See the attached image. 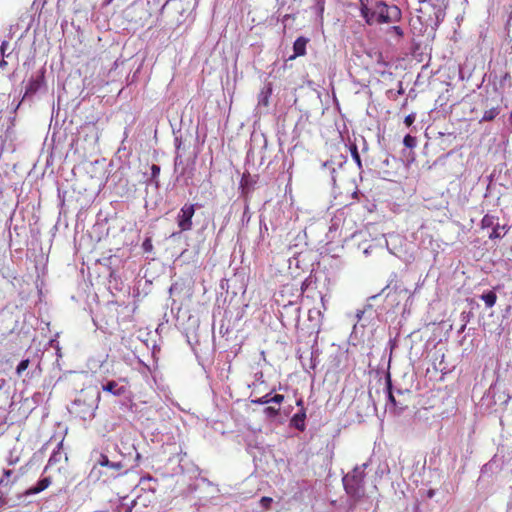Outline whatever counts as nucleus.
Segmentation results:
<instances>
[{
	"mask_svg": "<svg viewBox=\"0 0 512 512\" xmlns=\"http://www.w3.org/2000/svg\"><path fill=\"white\" fill-rule=\"evenodd\" d=\"M263 412L267 417L274 418L279 415L280 408L274 406H267L266 408H264Z\"/></svg>",
	"mask_w": 512,
	"mask_h": 512,
	"instance_id": "19",
	"label": "nucleus"
},
{
	"mask_svg": "<svg viewBox=\"0 0 512 512\" xmlns=\"http://www.w3.org/2000/svg\"><path fill=\"white\" fill-rule=\"evenodd\" d=\"M306 409H300L296 414H294L290 420V426L294 427L300 432L305 431L306 429Z\"/></svg>",
	"mask_w": 512,
	"mask_h": 512,
	"instance_id": "4",
	"label": "nucleus"
},
{
	"mask_svg": "<svg viewBox=\"0 0 512 512\" xmlns=\"http://www.w3.org/2000/svg\"><path fill=\"white\" fill-rule=\"evenodd\" d=\"M391 30L400 38L404 35V32L400 26H392Z\"/></svg>",
	"mask_w": 512,
	"mask_h": 512,
	"instance_id": "29",
	"label": "nucleus"
},
{
	"mask_svg": "<svg viewBox=\"0 0 512 512\" xmlns=\"http://www.w3.org/2000/svg\"><path fill=\"white\" fill-rule=\"evenodd\" d=\"M500 113L499 107H493L489 110H486L483 114L481 122H489L494 120Z\"/></svg>",
	"mask_w": 512,
	"mask_h": 512,
	"instance_id": "14",
	"label": "nucleus"
},
{
	"mask_svg": "<svg viewBox=\"0 0 512 512\" xmlns=\"http://www.w3.org/2000/svg\"><path fill=\"white\" fill-rule=\"evenodd\" d=\"M272 502H273V499L268 496H263L260 499V505L264 510H269L271 508Z\"/></svg>",
	"mask_w": 512,
	"mask_h": 512,
	"instance_id": "22",
	"label": "nucleus"
},
{
	"mask_svg": "<svg viewBox=\"0 0 512 512\" xmlns=\"http://www.w3.org/2000/svg\"><path fill=\"white\" fill-rule=\"evenodd\" d=\"M103 391L109 392L115 396H121L126 392L124 386H119V384L112 380L108 381L105 385L102 386Z\"/></svg>",
	"mask_w": 512,
	"mask_h": 512,
	"instance_id": "9",
	"label": "nucleus"
},
{
	"mask_svg": "<svg viewBox=\"0 0 512 512\" xmlns=\"http://www.w3.org/2000/svg\"><path fill=\"white\" fill-rule=\"evenodd\" d=\"M296 405H297V407H299L300 409H306V408L304 407V401H303V399H302V398H300V399H298V400L296 401Z\"/></svg>",
	"mask_w": 512,
	"mask_h": 512,
	"instance_id": "32",
	"label": "nucleus"
},
{
	"mask_svg": "<svg viewBox=\"0 0 512 512\" xmlns=\"http://www.w3.org/2000/svg\"><path fill=\"white\" fill-rule=\"evenodd\" d=\"M510 120L512 121V110H511V113H510Z\"/></svg>",
	"mask_w": 512,
	"mask_h": 512,
	"instance_id": "39",
	"label": "nucleus"
},
{
	"mask_svg": "<svg viewBox=\"0 0 512 512\" xmlns=\"http://www.w3.org/2000/svg\"><path fill=\"white\" fill-rule=\"evenodd\" d=\"M415 119H416V114L411 113L404 118V123L407 127H410L415 122Z\"/></svg>",
	"mask_w": 512,
	"mask_h": 512,
	"instance_id": "26",
	"label": "nucleus"
},
{
	"mask_svg": "<svg viewBox=\"0 0 512 512\" xmlns=\"http://www.w3.org/2000/svg\"><path fill=\"white\" fill-rule=\"evenodd\" d=\"M127 497H123L115 512H132L136 506V500H132L130 503H126Z\"/></svg>",
	"mask_w": 512,
	"mask_h": 512,
	"instance_id": "12",
	"label": "nucleus"
},
{
	"mask_svg": "<svg viewBox=\"0 0 512 512\" xmlns=\"http://www.w3.org/2000/svg\"><path fill=\"white\" fill-rule=\"evenodd\" d=\"M271 400L273 403L280 405L284 401V395L275 394L273 397H271Z\"/></svg>",
	"mask_w": 512,
	"mask_h": 512,
	"instance_id": "27",
	"label": "nucleus"
},
{
	"mask_svg": "<svg viewBox=\"0 0 512 512\" xmlns=\"http://www.w3.org/2000/svg\"><path fill=\"white\" fill-rule=\"evenodd\" d=\"M270 402H272V400H271V394H270V393H269V394H266V395H264V396H262V397H260V398H258V399H254V400H252V403H254V404H260V405L268 404V403H270Z\"/></svg>",
	"mask_w": 512,
	"mask_h": 512,
	"instance_id": "23",
	"label": "nucleus"
},
{
	"mask_svg": "<svg viewBox=\"0 0 512 512\" xmlns=\"http://www.w3.org/2000/svg\"><path fill=\"white\" fill-rule=\"evenodd\" d=\"M308 41L309 40L303 36L298 37L293 44L294 54L289 57V60H294L297 57L304 56L306 54Z\"/></svg>",
	"mask_w": 512,
	"mask_h": 512,
	"instance_id": "5",
	"label": "nucleus"
},
{
	"mask_svg": "<svg viewBox=\"0 0 512 512\" xmlns=\"http://www.w3.org/2000/svg\"><path fill=\"white\" fill-rule=\"evenodd\" d=\"M501 229H504V227H501L499 223L497 222L495 226L492 228L491 233L489 234L490 239H498L502 238L504 234L501 233Z\"/></svg>",
	"mask_w": 512,
	"mask_h": 512,
	"instance_id": "18",
	"label": "nucleus"
},
{
	"mask_svg": "<svg viewBox=\"0 0 512 512\" xmlns=\"http://www.w3.org/2000/svg\"><path fill=\"white\" fill-rule=\"evenodd\" d=\"M370 0H359V10L360 15L365 14L367 15L369 7Z\"/></svg>",
	"mask_w": 512,
	"mask_h": 512,
	"instance_id": "24",
	"label": "nucleus"
},
{
	"mask_svg": "<svg viewBox=\"0 0 512 512\" xmlns=\"http://www.w3.org/2000/svg\"><path fill=\"white\" fill-rule=\"evenodd\" d=\"M321 303H322V307L324 310H326V301H325V296H321Z\"/></svg>",
	"mask_w": 512,
	"mask_h": 512,
	"instance_id": "33",
	"label": "nucleus"
},
{
	"mask_svg": "<svg viewBox=\"0 0 512 512\" xmlns=\"http://www.w3.org/2000/svg\"><path fill=\"white\" fill-rule=\"evenodd\" d=\"M365 467L366 464H364L362 467H355L350 474H347L343 478V485L345 491L347 492L348 495H350L356 500L361 499L365 495Z\"/></svg>",
	"mask_w": 512,
	"mask_h": 512,
	"instance_id": "2",
	"label": "nucleus"
},
{
	"mask_svg": "<svg viewBox=\"0 0 512 512\" xmlns=\"http://www.w3.org/2000/svg\"><path fill=\"white\" fill-rule=\"evenodd\" d=\"M51 483L52 481L50 477H44L40 479L35 486L27 489L24 494L26 496L38 494L47 489L51 485Z\"/></svg>",
	"mask_w": 512,
	"mask_h": 512,
	"instance_id": "7",
	"label": "nucleus"
},
{
	"mask_svg": "<svg viewBox=\"0 0 512 512\" xmlns=\"http://www.w3.org/2000/svg\"><path fill=\"white\" fill-rule=\"evenodd\" d=\"M313 313H316V315L318 317L323 318V313H322L321 310H319V309H310L309 312H308L309 319L313 318Z\"/></svg>",
	"mask_w": 512,
	"mask_h": 512,
	"instance_id": "28",
	"label": "nucleus"
},
{
	"mask_svg": "<svg viewBox=\"0 0 512 512\" xmlns=\"http://www.w3.org/2000/svg\"><path fill=\"white\" fill-rule=\"evenodd\" d=\"M29 364V359L22 360L16 368V373L20 376L28 368Z\"/></svg>",
	"mask_w": 512,
	"mask_h": 512,
	"instance_id": "21",
	"label": "nucleus"
},
{
	"mask_svg": "<svg viewBox=\"0 0 512 512\" xmlns=\"http://www.w3.org/2000/svg\"><path fill=\"white\" fill-rule=\"evenodd\" d=\"M306 288H307V283H306V281H304V282L302 283V286H301V290H302V292H303V291H305V289H306Z\"/></svg>",
	"mask_w": 512,
	"mask_h": 512,
	"instance_id": "35",
	"label": "nucleus"
},
{
	"mask_svg": "<svg viewBox=\"0 0 512 512\" xmlns=\"http://www.w3.org/2000/svg\"><path fill=\"white\" fill-rule=\"evenodd\" d=\"M6 66H7V62H6L5 60H2V61L0 62V67H1V68H5Z\"/></svg>",
	"mask_w": 512,
	"mask_h": 512,
	"instance_id": "34",
	"label": "nucleus"
},
{
	"mask_svg": "<svg viewBox=\"0 0 512 512\" xmlns=\"http://www.w3.org/2000/svg\"><path fill=\"white\" fill-rule=\"evenodd\" d=\"M361 17L369 26L397 23L402 19V11L397 5H389L384 1H377L372 8L368 9L367 15L362 14Z\"/></svg>",
	"mask_w": 512,
	"mask_h": 512,
	"instance_id": "1",
	"label": "nucleus"
},
{
	"mask_svg": "<svg viewBox=\"0 0 512 512\" xmlns=\"http://www.w3.org/2000/svg\"><path fill=\"white\" fill-rule=\"evenodd\" d=\"M433 495H434V491H433V490H430V491L428 492V496L431 498V497H433Z\"/></svg>",
	"mask_w": 512,
	"mask_h": 512,
	"instance_id": "38",
	"label": "nucleus"
},
{
	"mask_svg": "<svg viewBox=\"0 0 512 512\" xmlns=\"http://www.w3.org/2000/svg\"><path fill=\"white\" fill-rule=\"evenodd\" d=\"M151 172L152 178L158 177V175L160 174V167L158 165L153 164L151 167Z\"/></svg>",
	"mask_w": 512,
	"mask_h": 512,
	"instance_id": "30",
	"label": "nucleus"
},
{
	"mask_svg": "<svg viewBox=\"0 0 512 512\" xmlns=\"http://www.w3.org/2000/svg\"><path fill=\"white\" fill-rule=\"evenodd\" d=\"M11 474H12V471H11V470H5V471H4V475H5L6 477H9Z\"/></svg>",
	"mask_w": 512,
	"mask_h": 512,
	"instance_id": "36",
	"label": "nucleus"
},
{
	"mask_svg": "<svg viewBox=\"0 0 512 512\" xmlns=\"http://www.w3.org/2000/svg\"><path fill=\"white\" fill-rule=\"evenodd\" d=\"M424 3L432 6L435 9L436 22L439 23L445 17V3L444 0H425Z\"/></svg>",
	"mask_w": 512,
	"mask_h": 512,
	"instance_id": "6",
	"label": "nucleus"
},
{
	"mask_svg": "<svg viewBox=\"0 0 512 512\" xmlns=\"http://www.w3.org/2000/svg\"><path fill=\"white\" fill-rule=\"evenodd\" d=\"M511 399V396L509 394L506 395V398L504 399V403H508Z\"/></svg>",
	"mask_w": 512,
	"mask_h": 512,
	"instance_id": "37",
	"label": "nucleus"
},
{
	"mask_svg": "<svg viewBox=\"0 0 512 512\" xmlns=\"http://www.w3.org/2000/svg\"><path fill=\"white\" fill-rule=\"evenodd\" d=\"M98 464L101 467H107L113 469L116 472H119L123 469V464L121 462H111L105 454L100 455Z\"/></svg>",
	"mask_w": 512,
	"mask_h": 512,
	"instance_id": "11",
	"label": "nucleus"
},
{
	"mask_svg": "<svg viewBox=\"0 0 512 512\" xmlns=\"http://www.w3.org/2000/svg\"><path fill=\"white\" fill-rule=\"evenodd\" d=\"M481 299L484 301L487 308H491L496 303L497 295L494 291H488L481 295Z\"/></svg>",
	"mask_w": 512,
	"mask_h": 512,
	"instance_id": "13",
	"label": "nucleus"
},
{
	"mask_svg": "<svg viewBox=\"0 0 512 512\" xmlns=\"http://www.w3.org/2000/svg\"><path fill=\"white\" fill-rule=\"evenodd\" d=\"M416 138L414 136H411L409 134H407L404 139H403V144L407 147V148H414L416 146Z\"/></svg>",
	"mask_w": 512,
	"mask_h": 512,
	"instance_id": "20",
	"label": "nucleus"
},
{
	"mask_svg": "<svg viewBox=\"0 0 512 512\" xmlns=\"http://www.w3.org/2000/svg\"><path fill=\"white\" fill-rule=\"evenodd\" d=\"M496 220H498L493 215L486 214L481 220L482 228H493L496 224Z\"/></svg>",
	"mask_w": 512,
	"mask_h": 512,
	"instance_id": "15",
	"label": "nucleus"
},
{
	"mask_svg": "<svg viewBox=\"0 0 512 512\" xmlns=\"http://www.w3.org/2000/svg\"><path fill=\"white\" fill-rule=\"evenodd\" d=\"M272 95V84L268 83L258 94V104L264 107L269 105V99Z\"/></svg>",
	"mask_w": 512,
	"mask_h": 512,
	"instance_id": "10",
	"label": "nucleus"
},
{
	"mask_svg": "<svg viewBox=\"0 0 512 512\" xmlns=\"http://www.w3.org/2000/svg\"><path fill=\"white\" fill-rule=\"evenodd\" d=\"M386 386H387V392H388V400L393 406H396V399L392 392V382H391L390 375H388L386 378Z\"/></svg>",
	"mask_w": 512,
	"mask_h": 512,
	"instance_id": "17",
	"label": "nucleus"
},
{
	"mask_svg": "<svg viewBox=\"0 0 512 512\" xmlns=\"http://www.w3.org/2000/svg\"><path fill=\"white\" fill-rule=\"evenodd\" d=\"M349 149L351 152V156H352L353 160L356 162L358 168H361L362 167L361 157L358 152V148H357L356 144H351L349 146Z\"/></svg>",
	"mask_w": 512,
	"mask_h": 512,
	"instance_id": "16",
	"label": "nucleus"
},
{
	"mask_svg": "<svg viewBox=\"0 0 512 512\" xmlns=\"http://www.w3.org/2000/svg\"><path fill=\"white\" fill-rule=\"evenodd\" d=\"M142 248L145 252H151L153 250V244L150 238L144 240Z\"/></svg>",
	"mask_w": 512,
	"mask_h": 512,
	"instance_id": "25",
	"label": "nucleus"
},
{
	"mask_svg": "<svg viewBox=\"0 0 512 512\" xmlns=\"http://www.w3.org/2000/svg\"><path fill=\"white\" fill-rule=\"evenodd\" d=\"M195 214V204L185 203L178 215H177V225L179 227L180 232L189 231L193 227L192 218Z\"/></svg>",
	"mask_w": 512,
	"mask_h": 512,
	"instance_id": "3",
	"label": "nucleus"
},
{
	"mask_svg": "<svg viewBox=\"0 0 512 512\" xmlns=\"http://www.w3.org/2000/svg\"><path fill=\"white\" fill-rule=\"evenodd\" d=\"M7 46H8V42L7 41L2 42L1 47H0L2 55H4Z\"/></svg>",
	"mask_w": 512,
	"mask_h": 512,
	"instance_id": "31",
	"label": "nucleus"
},
{
	"mask_svg": "<svg viewBox=\"0 0 512 512\" xmlns=\"http://www.w3.org/2000/svg\"><path fill=\"white\" fill-rule=\"evenodd\" d=\"M43 82H44V75H43V73L38 75V76H36L35 78L32 77L28 81V84L26 86L25 94L26 95L35 94L40 89V87L42 86Z\"/></svg>",
	"mask_w": 512,
	"mask_h": 512,
	"instance_id": "8",
	"label": "nucleus"
}]
</instances>
